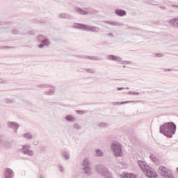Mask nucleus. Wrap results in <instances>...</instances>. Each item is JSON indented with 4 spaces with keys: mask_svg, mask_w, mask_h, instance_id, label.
Here are the masks:
<instances>
[{
    "mask_svg": "<svg viewBox=\"0 0 178 178\" xmlns=\"http://www.w3.org/2000/svg\"><path fill=\"white\" fill-rule=\"evenodd\" d=\"M160 133L163 134L168 138H172L173 134H176V124L173 122H165L164 124L160 126Z\"/></svg>",
    "mask_w": 178,
    "mask_h": 178,
    "instance_id": "f257e3e1",
    "label": "nucleus"
},
{
    "mask_svg": "<svg viewBox=\"0 0 178 178\" xmlns=\"http://www.w3.org/2000/svg\"><path fill=\"white\" fill-rule=\"evenodd\" d=\"M74 29L82 30L83 31H91L92 33H98L99 28L90 25H86L81 23H74L72 26Z\"/></svg>",
    "mask_w": 178,
    "mask_h": 178,
    "instance_id": "f03ea898",
    "label": "nucleus"
},
{
    "mask_svg": "<svg viewBox=\"0 0 178 178\" xmlns=\"http://www.w3.org/2000/svg\"><path fill=\"white\" fill-rule=\"evenodd\" d=\"M95 170L99 175H102L105 178H112V173L108 170L106 167L98 165L95 167Z\"/></svg>",
    "mask_w": 178,
    "mask_h": 178,
    "instance_id": "7ed1b4c3",
    "label": "nucleus"
},
{
    "mask_svg": "<svg viewBox=\"0 0 178 178\" xmlns=\"http://www.w3.org/2000/svg\"><path fill=\"white\" fill-rule=\"evenodd\" d=\"M111 149L117 158L122 156V145L118 143V142H114L111 144Z\"/></svg>",
    "mask_w": 178,
    "mask_h": 178,
    "instance_id": "20e7f679",
    "label": "nucleus"
},
{
    "mask_svg": "<svg viewBox=\"0 0 178 178\" xmlns=\"http://www.w3.org/2000/svg\"><path fill=\"white\" fill-rule=\"evenodd\" d=\"M30 145H22L21 148L17 149V152L23 154V155H27V156H33L34 155V151L30 150Z\"/></svg>",
    "mask_w": 178,
    "mask_h": 178,
    "instance_id": "39448f33",
    "label": "nucleus"
},
{
    "mask_svg": "<svg viewBox=\"0 0 178 178\" xmlns=\"http://www.w3.org/2000/svg\"><path fill=\"white\" fill-rule=\"evenodd\" d=\"M82 166L83 173H85L86 175H90L91 173V167H90V161L88 160H83L82 162Z\"/></svg>",
    "mask_w": 178,
    "mask_h": 178,
    "instance_id": "423d86ee",
    "label": "nucleus"
},
{
    "mask_svg": "<svg viewBox=\"0 0 178 178\" xmlns=\"http://www.w3.org/2000/svg\"><path fill=\"white\" fill-rule=\"evenodd\" d=\"M107 59L108 60H115V62H121L122 65H124V63H126L127 65H130L131 63L130 61H122V58L112 54L108 55L107 56Z\"/></svg>",
    "mask_w": 178,
    "mask_h": 178,
    "instance_id": "0eeeda50",
    "label": "nucleus"
},
{
    "mask_svg": "<svg viewBox=\"0 0 178 178\" xmlns=\"http://www.w3.org/2000/svg\"><path fill=\"white\" fill-rule=\"evenodd\" d=\"M7 126L8 129H13V133H17V129H19V127H20V125H19V124H17V122L10 121H8L7 122Z\"/></svg>",
    "mask_w": 178,
    "mask_h": 178,
    "instance_id": "6e6552de",
    "label": "nucleus"
},
{
    "mask_svg": "<svg viewBox=\"0 0 178 178\" xmlns=\"http://www.w3.org/2000/svg\"><path fill=\"white\" fill-rule=\"evenodd\" d=\"M3 146L6 148H10L12 147V144L10 142L6 140L3 138V136L0 135V147Z\"/></svg>",
    "mask_w": 178,
    "mask_h": 178,
    "instance_id": "1a4fd4ad",
    "label": "nucleus"
},
{
    "mask_svg": "<svg viewBox=\"0 0 178 178\" xmlns=\"http://www.w3.org/2000/svg\"><path fill=\"white\" fill-rule=\"evenodd\" d=\"M143 172L145 175L147 176V177H149V178L158 177V174H156V172H154L153 170H151L149 168H145V170Z\"/></svg>",
    "mask_w": 178,
    "mask_h": 178,
    "instance_id": "9d476101",
    "label": "nucleus"
},
{
    "mask_svg": "<svg viewBox=\"0 0 178 178\" xmlns=\"http://www.w3.org/2000/svg\"><path fill=\"white\" fill-rule=\"evenodd\" d=\"M4 178H14L15 172L10 168H6L4 170Z\"/></svg>",
    "mask_w": 178,
    "mask_h": 178,
    "instance_id": "9b49d317",
    "label": "nucleus"
},
{
    "mask_svg": "<svg viewBox=\"0 0 178 178\" xmlns=\"http://www.w3.org/2000/svg\"><path fill=\"white\" fill-rule=\"evenodd\" d=\"M58 17H59L60 19H73L72 15H70V14H68L66 13L58 14Z\"/></svg>",
    "mask_w": 178,
    "mask_h": 178,
    "instance_id": "f8f14e48",
    "label": "nucleus"
},
{
    "mask_svg": "<svg viewBox=\"0 0 178 178\" xmlns=\"http://www.w3.org/2000/svg\"><path fill=\"white\" fill-rule=\"evenodd\" d=\"M159 175L163 177V176H166L168 175V172L166 171V168L165 166H160L158 170Z\"/></svg>",
    "mask_w": 178,
    "mask_h": 178,
    "instance_id": "ddd939ff",
    "label": "nucleus"
},
{
    "mask_svg": "<svg viewBox=\"0 0 178 178\" xmlns=\"http://www.w3.org/2000/svg\"><path fill=\"white\" fill-rule=\"evenodd\" d=\"M138 165L139 166V168H140V169H142V170L144 172V170H145V169H147V168H149V166H148L147 165V163H145L144 161H138Z\"/></svg>",
    "mask_w": 178,
    "mask_h": 178,
    "instance_id": "4468645a",
    "label": "nucleus"
},
{
    "mask_svg": "<svg viewBox=\"0 0 178 178\" xmlns=\"http://www.w3.org/2000/svg\"><path fill=\"white\" fill-rule=\"evenodd\" d=\"M115 15H117V16H120V17L126 16L127 15L126 10L122 9H115Z\"/></svg>",
    "mask_w": 178,
    "mask_h": 178,
    "instance_id": "2eb2a0df",
    "label": "nucleus"
},
{
    "mask_svg": "<svg viewBox=\"0 0 178 178\" xmlns=\"http://www.w3.org/2000/svg\"><path fill=\"white\" fill-rule=\"evenodd\" d=\"M169 23L172 27H176V29H178V18H173L170 19Z\"/></svg>",
    "mask_w": 178,
    "mask_h": 178,
    "instance_id": "dca6fc26",
    "label": "nucleus"
},
{
    "mask_svg": "<svg viewBox=\"0 0 178 178\" xmlns=\"http://www.w3.org/2000/svg\"><path fill=\"white\" fill-rule=\"evenodd\" d=\"M76 12H78V13L79 15H88V12L83 10L82 8H80L79 7L76 8Z\"/></svg>",
    "mask_w": 178,
    "mask_h": 178,
    "instance_id": "f3484780",
    "label": "nucleus"
},
{
    "mask_svg": "<svg viewBox=\"0 0 178 178\" xmlns=\"http://www.w3.org/2000/svg\"><path fill=\"white\" fill-rule=\"evenodd\" d=\"M24 138H26V140H33V135L30 133H25L22 135Z\"/></svg>",
    "mask_w": 178,
    "mask_h": 178,
    "instance_id": "a211bd4d",
    "label": "nucleus"
},
{
    "mask_svg": "<svg viewBox=\"0 0 178 178\" xmlns=\"http://www.w3.org/2000/svg\"><path fill=\"white\" fill-rule=\"evenodd\" d=\"M86 58L90 60H102V58L99 56H87Z\"/></svg>",
    "mask_w": 178,
    "mask_h": 178,
    "instance_id": "6ab92c4d",
    "label": "nucleus"
},
{
    "mask_svg": "<svg viewBox=\"0 0 178 178\" xmlns=\"http://www.w3.org/2000/svg\"><path fill=\"white\" fill-rule=\"evenodd\" d=\"M130 102H134V101H126V102H113V105H123L124 104H130Z\"/></svg>",
    "mask_w": 178,
    "mask_h": 178,
    "instance_id": "aec40b11",
    "label": "nucleus"
},
{
    "mask_svg": "<svg viewBox=\"0 0 178 178\" xmlns=\"http://www.w3.org/2000/svg\"><path fill=\"white\" fill-rule=\"evenodd\" d=\"M85 71L86 73H90L91 74H95L97 73V71L93 68H86Z\"/></svg>",
    "mask_w": 178,
    "mask_h": 178,
    "instance_id": "412c9836",
    "label": "nucleus"
},
{
    "mask_svg": "<svg viewBox=\"0 0 178 178\" xmlns=\"http://www.w3.org/2000/svg\"><path fill=\"white\" fill-rule=\"evenodd\" d=\"M65 120H67V122H74L75 118H73L72 115H68L67 116L65 117Z\"/></svg>",
    "mask_w": 178,
    "mask_h": 178,
    "instance_id": "4be33fe9",
    "label": "nucleus"
},
{
    "mask_svg": "<svg viewBox=\"0 0 178 178\" xmlns=\"http://www.w3.org/2000/svg\"><path fill=\"white\" fill-rule=\"evenodd\" d=\"M15 99L6 98L4 99L5 104H15Z\"/></svg>",
    "mask_w": 178,
    "mask_h": 178,
    "instance_id": "5701e85b",
    "label": "nucleus"
},
{
    "mask_svg": "<svg viewBox=\"0 0 178 178\" xmlns=\"http://www.w3.org/2000/svg\"><path fill=\"white\" fill-rule=\"evenodd\" d=\"M55 94V90L54 89H50L48 91L44 92L45 95H54Z\"/></svg>",
    "mask_w": 178,
    "mask_h": 178,
    "instance_id": "b1692460",
    "label": "nucleus"
},
{
    "mask_svg": "<svg viewBox=\"0 0 178 178\" xmlns=\"http://www.w3.org/2000/svg\"><path fill=\"white\" fill-rule=\"evenodd\" d=\"M122 178H134V174L124 173Z\"/></svg>",
    "mask_w": 178,
    "mask_h": 178,
    "instance_id": "393cba45",
    "label": "nucleus"
},
{
    "mask_svg": "<svg viewBox=\"0 0 178 178\" xmlns=\"http://www.w3.org/2000/svg\"><path fill=\"white\" fill-rule=\"evenodd\" d=\"M44 47H48V45H49V40L48 39H43L41 42Z\"/></svg>",
    "mask_w": 178,
    "mask_h": 178,
    "instance_id": "a878e982",
    "label": "nucleus"
},
{
    "mask_svg": "<svg viewBox=\"0 0 178 178\" xmlns=\"http://www.w3.org/2000/svg\"><path fill=\"white\" fill-rule=\"evenodd\" d=\"M63 156L65 161H69V159H70V155L67 152H65Z\"/></svg>",
    "mask_w": 178,
    "mask_h": 178,
    "instance_id": "bb28decb",
    "label": "nucleus"
},
{
    "mask_svg": "<svg viewBox=\"0 0 178 178\" xmlns=\"http://www.w3.org/2000/svg\"><path fill=\"white\" fill-rule=\"evenodd\" d=\"M99 127H101L102 129H105V127H108V124H106V122H100L99 124Z\"/></svg>",
    "mask_w": 178,
    "mask_h": 178,
    "instance_id": "cd10ccee",
    "label": "nucleus"
},
{
    "mask_svg": "<svg viewBox=\"0 0 178 178\" xmlns=\"http://www.w3.org/2000/svg\"><path fill=\"white\" fill-rule=\"evenodd\" d=\"M149 158L152 161V162H157L158 161V159H156V157L154 154H151L149 156Z\"/></svg>",
    "mask_w": 178,
    "mask_h": 178,
    "instance_id": "c85d7f7f",
    "label": "nucleus"
},
{
    "mask_svg": "<svg viewBox=\"0 0 178 178\" xmlns=\"http://www.w3.org/2000/svg\"><path fill=\"white\" fill-rule=\"evenodd\" d=\"M102 154L104 153L101 151V149H96V156H102Z\"/></svg>",
    "mask_w": 178,
    "mask_h": 178,
    "instance_id": "c756f323",
    "label": "nucleus"
},
{
    "mask_svg": "<svg viewBox=\"0 0 178 178\" xmlns=\"http://www.w3.org/2000/svg\"><path fill=\"white\" fill-rule=\"evenodd\" d=\"M73 127L76 129V130H80V129H81V127L77 123L74 124Z\"/></svg>",
    "mask_w": 178,
    "mask_h": 178,
    "instance_id": "7c9ffc66",
    "label": "nucleus"
},
{
    "mask_svg": "<svg viewBox=\"0 0 178 178\" xmlns=\"http://www.w3.org/2000/svg\"><path fill=\"white\" fill-rule=\"evenodd\" d=\"M140 104V105H144V101H141V100H135L134 101V104H136V105H137V104Z\"/></svg>",
    "mask_w": 178,
    "mask_h": 178,
    "instance_id": "2f4dec72",
    "label": "nucleus"
},
{
    "mask_svg": "<svg viewBox=\"0 0 178 178\" xmlns=\"http://www.w3.org/2000/svg\"><path fill=\"white\" fill-rule=\"evenodd\" d=\"M163 177H166V178H175L173 175L169 174L168 172H167V175L165 176H163Z\"/></svg>",
    "mask_w": 178,
    "mask_h": 178,
    "instance_id": "473e14b6",
    "label": "nucleus"
},
{
    "mask_svg": "<svg viewBox=\"0 0 178 178\" xmlns=\"http://www.w3.org/2000/svg\"><path fill=\"white\" fill-rule=\"evenodd\" d=\"M106 23L111 24V26H118V23L113 22L106 21Z\"/></svg>",
    "mask_w": 178,
    "mask_h": 178,
    "instance_id": "72a5a7b5",
    "label": "nucleus"
},
{
    "mask_svg": "<svg viewBox=\"0 0 178 178\" xmlns=\"http://www.w3.org/2000/svg\"><path fill=\"white\" fill-rule=\"evenodd\" d=\"M11 34H19V31H17V29H13L11 31Z\"/></svg>",
    "mask_w": 178,
    "mask_h": 178,
    "instance_id": "f704fd0d",
    "label": "nucleus"
},
{
    "mask_svg": "<svg viewBox=\"0 0 178 178\" xmlns=\"http://www.w3.org/2000/svg\"><path fill=\"white\" fill-rule=\"evenodd\" d=\"M3 24H10V22H3L0 21V26H2Z\"/></svg>",
    "mask_w": 178,
    "mask_h": 178,
    "instance_id": "c9c22d12",
    "label": "nucleus"
},
{
    "mask_svg": "<svg viewBox=\"0 0 178 178\" xmlns=\"http://www.w3.org/2000/svg\"><path fill=\"white\" fill-rule=\"evenodd\" d=\"M156 56L157 58H162V56H163V53H157V54H156Z\"/></svg>",
    "mask_w": 178,
    "mask_h": 178,
    "instance_id": "e433bc0d",
    "label": "nucleus"
},
{
    "mask_svg": "<svg viewBox=\"0 0 178 178\" xmlns=\"http://www.w3.org/2000/svg\"><path fill=\"white\" fill-rule=\"evenodd\" d=\"M33 106V105L31 104H29L28 106L26 107V109H28V111H31V107Z\"/></svg>",
    "mask_w": 178,
    "mask_h": 178,
    "instance_id": "4c0bfd02",
    "label": "nucleus"
},
{
    "mask_svg": "<svg viewBox=\"0 0 178 178\" xmlns=\"http://www.w3.org/2000/svg\"><path fill=\"white\" fill-rule=\"evenodd\" d=\"M39 87L40 88H45L49 87V86H48L47 85H39Z\"/></svg>",
    "mask_w": 178,
    "mask_h": 178,
    "instance_id": "58836bf2",
    "label": "nucleus"
},
{
    "mask_svg": "<svg viewBox=\"0 0 178 178\" xmlns=\"http://www.w3.org/2000/svg\"><path fill=\"white\" fill-rule=\"evenodd\" d=\"M59 169H60V172H65V170L63 169V167L62 165L59 167Z\"/></svg>",
    "mask_w": 178,
    "mask_h": 178,
    "instance_id": "ea45409f",
    "label": "nucleus"
},
{
    "mask_svg": "<svg viewBox=\"0 0 178 178\" xmlns=\"http://www.w3.org/2000/svg\"><path fill=\"white\" fill-rule=\"evenodd\" d=\"M44 45L41 42V44H38V48H44Z\"/></svg>",
    "mask_w": 178,
    "mask_h": 178,
    "instance_id": "a19ab883",
    "label": "nucleus"
},
{
    "mask_svg": "<svg viewBox=\"0 0 178 178\" xmlns=\"http://www.w3.org/2000/svg\"><path fill=\"white\" fill-rule=\"evenodd\" d=\"M28 34H29V35H33L34 34V32L33 31H30L29 32H28Z\"/></svg>",
    "mask_w": 178,
    "mask_h": 178,
    "instance_id": "79ce46f5",
    "label": "nucleus"
},
{
    "mask_svg": "<svg viewBox=\"0 0 178 178\" xmlns=\"http://www.w3.org/2000/svg\"><path fill=\"white\" fill-rule=\"evenodd\" d=\"M108 37H113V33H109L107 34Z\"/></svg>",
    "mask_w": 178,
    "mask_h": 178,
    "instance_id": "37998d69",
    "label": "nucleus"
},
{
    "mask_svg": "<svg viewBox=\"0 0 178 178\" xmlns=\"http://www.w3.org/2000/svg\"><path fill=\"white\" fill-rule=\"evenodd\" d=\"M128 94H129V95H134V92L129 91L128 92Z\"/></svg>",
    "mask_w": 178,
    "mask_h": 178,
    "instance_id": "c03bdc74",
    "label": "nucleus"
},
{
    "mask_svg": "<svg viewBox=\"0 0 178 178\" xmlns=\"http://www.w3.org/2000/svg\"><path fill=\"white\" fill-rule=\"evenodd\" d=\"M160 9H162L163 10H166V7H165V6H160Z\"/></svg>",
    "mask_w": 178,
    "mask_h": 178,
    "instance_id": "a18cd8bd",
    "label": "nucleus"
},
{
    "mask_svg": "<svg viewBox=\"0 0 178 178\" xmlns=\"http://www.w3.org/2000/svg\"><path fill=\"white\" fill-rule=\"evenodd\" d=\"M164 72H172V69H164Z\"/></svg>",
    "mask_w": 178,
    "mask_h": 178,
    "instance_id": "49530a36",
    "label": "nucleus"
},
{
    "mask_svg": "<svg viewBox=\"0 0 178 178\" xmlns=\"http://www.w3.org/2000/svg\"><path fill=\"white\" fill-rule=\"evenodd\" d=\"M6 83V81H3L2 79H0V83Z\"/></svg>",
    "mask_w": 178,
    "mask_h": 178,
    "instance_id": "de8ad7c7",
    "label": "nucleus"
},
{
    "mask_svg": "<svg viewBox=\"0 0 178 178\" xmlns=\"http://www.w3.org/2000/svg\"><path fill=\"white\" fill-rule=\"evenodd\" d=\"M117 90L119 91V90H124V88H122V87H121V88H117Z\"/></svg>",
    "mask_w": 178,
    "mask_h": 178,
    "instance_id": "09e8293b",
    "label": "nucleus"
},
{
    "mask_svg": "<svg viewBox=\"0 0 178 178\" xmlns=\"http://www.w3.org/2000/svg\"><path fill=\"white\" fill-rule=\"evenodd\" d=\"M33 145H38V141L33 142Z\"/></svg>",
    "mask_w": 178,
    "mask_h": 178,
    "instance_id": "8fccbe9b",
    "label": "nucleus"
},
{
    "mask_svg": "<svg viewBox=\"0 0 178 178\" xmlns=\"http://www.w3.org/2000/svg\"><path fill=\"white\" fill-rule=\"evenodd\" d=\"M134 95H140V92H134Z\"/></svg>",
    "mask_w": 178,
    "mask_h": 178,
    "instance_id": "3c124183",
    "label": "nucleus"
},
{
    "mask_svg": "<svg viewBox=\"0 0 178 178\" xmlns=\"http://www.w3.org/2000/svg\"><path fill=\"white\" fill-rule=\"evenodd\" d=\"M3 48H12V47H10L9 46H6V47H3Z\"/></svg>",
    "mask_w": 178,
    "mask_h": 178,
    "instance_id": "603ef678",
    "label": "nucleus"
},
{
    "mask_svg": "<svg viewBox=\"0 0 178 178\" xmlns=\"http://www.w3.org/2000/svg\"><path fill=\"white\" fill-rule=\"evenodd\" d=\"M173 6L175 7V8H178L177 5H173Z\"/></svg>",
    "mask_w": 178,
    "mask_h": 178,
    "instance_id": "864d4df0",
    "label": "nucleus"
},
{
    "mask_svg": "<svg viewBox=\"0 0 178 178\" xmlns=\"http://www.w3.org/2000/svg\"><path fill=\"white\" fill-rule=\"evenodd\" d=\"M76 112L78 113V112H80V111L76 110Z\"/></svg>",
    "mask_w": 178,
    "mask_h": 178,
    "instance_id": "5fc2aeb1",
    "label": "nucleus"
},
{
    "mask_svg": "<svg viewBox=\"0 0 178 178\" xmlns=\"http://www.w3.org/2000/svg\"><path fill=\"white\" fill-rule=\"evenodd\" d=\"M134 178H137V176L134 175Z\"/></svg>",
    "mask_w": 178,
    "mask_h": 178,
    "instance_id": "6e6d98bb",
    "label": "nucleus"
},
{
    "mask_svg": "<svg viewBox=\"0 0 178 178\" xmlns=\"http://www.w3.org/2000/svg\"><path fill=\"white\" fill-rule=\"evenodd\" d=\"M126 88H127V90H129V87H127Z\"/></svg>",
    "mask_w": 178,
    "mask_h": 178,
    "instance_id": "4d7b16f0",
    "label": "nucleus"
},
{
    "mask_svg": "<svg viewBox=\"0 0 178 178\" xmlns=\"http://www.w3.org/2000/svg\"><path fill=\"white\" fill-rule=\"evenodd\" d=\"M0 129H1V124H0Z\"/></svg>",
    "mask_w": 178,
    "mask_h": 178,
    "instance_id": "13d9d810",
    "label": "nucleus"
}]
</instances>
